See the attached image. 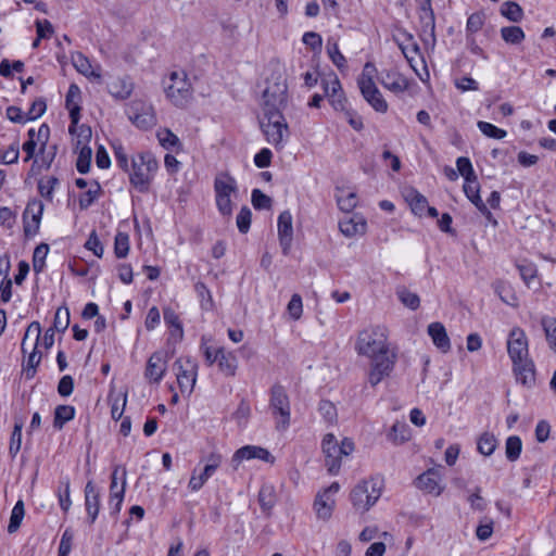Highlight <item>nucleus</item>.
<instances>
[{
    "label": "nucleus",
    "mask_w": 556,
    "mask_h": 556,
    "mask_svg": "<svg viewBox=\"0 0 556 556\" xmlns=\"http://www.w3.org/2000/svg\"><path fill=\"white\" fill-rule=\"evenodd\" d=\"M355 351L358 355L370 358L368 382L371 387H376L391 375L396 363V354L390 350L383 328L371 327L359 331Z\"/></svg>",
    "instance_id": "1"
},
{
    "label": "nucleus",
    "mask_w": 556,
    "mask_h": 556,
    "mask_svg": "<svg viewBox=\"0 0 556 556\" xmlns=\"http://www.w3.org/2000/svg\"><path fill=\"white\" fill-rule=\"evenodd\" d=\"M157 166V162L151 153H139L134 156L131 159V170L129 169L130 185L138 192L147 193Z\"/></svg>",
    "instance_id": "2"
},
{
    "label": "nucleus",
    "mask_w": 556,
    "mask_h": 556,
    "mask_svg": "<svg viewBox=\"0 0 556 556\" xmlns=\"http://www.w3.org/2000/svg\"><path fill=\"white\" fill-rule=\"evenodd\" d=\"M321 447L325 454V466L329 473L337 475L341 467L342 456H348L354 451V443L348 438L339 443L332 433H327L324 437Z\"/></svg>",
    "instance_id": "3"
},
{
    "label": "nucleus",
    "mask_w": 556,
    "mask_h": 556,
    "mask_svg": "<svg viewBox=\"0 0 556 556\" xmlns=\"http://www.w3.org/2000/svg\"><path fill=\"white\" fill-rule=\"evenodd\" d=\"M260 126L267 142L277 150H281L285 146V139L289 136L288 124L282 113H263L260 118Z\"/></svg>",
    "instance_id": "4"
},
{
    "label": "nucleus",
    "mask_w": 556,
    "mask_h": 556,
    "mask_svg": "<svg viewBox=\"0 0 556 556\" xmlns=\"http://www.w3.org/2000/svg\"><path fill=\"white\" fill-rule=\"evenodd\" d=\"M165 85L167 99L177 108H186L192 99V88L185 72L174 71Z\"/></svg>",
    "instance_id": "5"
},
{
    "label": "nucleus",
    "mask_w": 556,
    "mask_h": 556,
    "mask_svg": "<svg viewBox=\"0 0 556 556\" xmlns=\"http://www.w3.org/2000/svg\"><path fill=\"white\" fill-rule=\"evenodd\" d=\"M380 495L381 490L375 481H362L352 489L350 500L356 510L365 513L375 505Z\"/></svg>",
    "instance_id": "6"
},
{
    "label": "nucleus",
    "mask_w": 556,
    "mask_h": 556,
    "mask_svg": "<svg viewBox=\"0 0 556 556\" xmlns=\"http://www.w3.org/2000/svg\"><path fill=\"white\" fill-rule=\"evenodd\" d=\"M269 407L275 417H280V421L277 424V429H287L290 425V401L286 389L279 383L274 384L270 389Z\"/></svg>",
    "instance_id": "7"
},
{
    "label": "nucleus",
    "mask_w": 556,
    "mask_h": 556,
    "mask_svg": "<svg viewBox=\"0 0 556 556\" xmlns=\"http://www.w3.org/2000/svg\"><path fill=\"white\" fill-rule=\"evenodd\" d=\"M287 84L285 80H277L266 87L263 92V113H282L287 105Z\"/></svg>",
    "instance_id": "8"
},
{
    "label": "nucleus",
    "mask_w": 556,
    "mask_h": 556,
    "mask_svg": "<svg viewBox=\"0 0 556 556\" xmlns=\"http://www.w3.org/2000/svg\"><path fill=\"white\" fill-rule=\"evenodd\" d=\"M30 334L35 336V345L33 352L28 355L27 361L23 364V375L27 380H30L35 377L37 372V367L40 364L41 355L37 352L38 341L41 334V327L38 321H33L26 329L24 338L22 340V352L26 353V341Z\"/></svg>",
    "instance_id": "9"
},
{
    "label": "nucleus",
    "mask_w": 556,
    "mask_h": 556,
    "mask_svg": "<svg viewBox=\"0 0 556 556\" xmlns=\"http://www.w3.org/2000/svg\"><path fill=\"white\" fill-rule=\"evenodd\" d=\"M197 363L190 358H179L174 363V370L181 393L190 394L192 392L197 380Z\"/></svg>",
    "instance_id": "10"
},
{
    "label": "nucleus",
    "mask_w": 556,
    "mask_h": 556,
    "mask_svg": "<svg viewBox=\"0 0 556 556\" xmlns=\"http://www.w3.org/2000/svg\"><path fill=\"white\" fill-rule=\"evenodd\" d=\"M507 352L513 364L529 358L528 339L522 329L516 327L509 332Z\"/></svg>",
    "instance_id": "11"
},
{
    "label": "nucleus",
    "mask_w": 556,
    "mask_h": 556,
    "mask_svg": "<svg viewBox=\"0 0 556 556\" xmlns=\"http://www.w3.org/2000/svg\"><path fill=\"white\" fill-rule=\"evenodd\" d=\"M43 213V203L34 199L27 203L23 213V228L25 237H34L38 230Z\"/></svg>",
    "instance_id": "12"
},
{
    "label": "nucleus",
    "mask_w": 556,
    "mask_h": 556,
    "mask_svg": "<svg viewBox=\"0 0 556 556\" xmlns=\"http://www.w3.org/2000/svg\"><path fill=\"white\" fill-rule=\"evenodd\" d=\"M321 86L332 108L336 111L345 110L346 98L337 75L332 74L329 78L323 79Z\"/></svg>",
    "instance_id": "13"
},
{
    "label": "nucleus",
    "mask_w": 556,
    "mask_h": 556,
    "mask_svg": "<svg viewBox=\"0 0 556 556\" xmlns=\"http://www.w3.org/2000/svg\"><path fill=\"white\" fill-rule=\"evenodd\" d=\"M167 367V354L162 351L154 352L147 362L144 376L150 382L159 383Z\"/></svg>",
    "instance_id": "14"
},
{
    "label": "nucleus",
    "mask_w": 556,
    "mask_h": 556,
    "mask_svg": "<svg viewBox=\"0 0 556 556\" xmlns=\"http://www.w3.org/2000/svg\"><path fill=\"white\" fill-rule=\"evenodd\" d=\"M278 237L282 253L287 255L293 239L292 215L289 211L281 212L278 217Z\"/></svg>",
    "instance_id": "15"
},
{
    "label": "nucleus",
    "mask_w": 556,
    "mask_h": 556,
    "mask_svg": "<svg viewBox=\"0 0 556 556\" xmlns=\"http://www.w3.org/2000/svg\"><path fill=\"white\" fill-rule=\"evenodd\" d=\"M440 481L441 477L439 471L434 468H431L419 475L415 481V484L419 490L438 496L443 491Z\"/></svg>",
    "instance_id": "16"
},
{
    "label": "nucleus",
    "mask_w": 556,
    "mask_h": 556,
    "mask_svg": "<svg viewBox=\"0 0 556 556\" xmlns=\"http://www.w3.org/2000/svg\"><path fill=\"white\" fill-rule=\"evenodd\" d=\"M80 98V89L77 85L72 84L67 90L65 98V106L70 112L71 125L70 132L74 134L78 122L80 119V106L78 104V100Z\"/></svg>",
    "instance_id": "17"
},
{
    "label": "nucleus",
    "mask_w": 556,
    "mask_h": 556,
    "mask_svg": "<svg viewBox=\"0 0 556 556\" xmlns=\"http://www.w3.org/2000/svg\"><path fill=\"white\" fill-rule=\"evenodd\" d=\"M513 371L516 381L523 387L531 389L535 386V366L531 358H526L520 363L513 364Z\"/></svg>",
    "instance_id": "18"
},
{
    "label": "nucleus",
    "mask_w": 556,
    "mask_h": 556,
    "mask_svg": "<svg viewBox=\"0 0 556 556\" xmlns=\"http://www.w3.org/2000/svg\"><path fill=\"white\" fill-rule=\"evenodd\" d=\"M85 507L88 515V522L92 525L100 510V492L93 481H88L85 486Z\"/></svg>",
    "instance_id": "19"
},
{
    "label": "nucleus",
    "mask_w": 556,
    "mask_h": 556,
    "mask_svg": "<svg viewBox=\"0 0 556 556\" xmlns=\"http://www.w3.org/2000/svg\"><path fill=\"white\" fill-rule=\"evenodd\" d=\"M428 334L430 336L433 344L443 353L451 350V341L447 336L446 329L443 324L439 321L431 323L428 326Z\"/></svg>",
    "instance_id": "20"
},
{
    "label": "nucleus",
    "mask_w": 556,
    "mask_h": 556,
    "mask_svg": "<svg viewBox=\"0 0 556 556\" xmlns=\"http://www.w3.org/2000/svg\"><path fill=\"white\" fill-rule=\"evenodd\" d=\"M217 366L219 371L226 377L236 376L238 369V359L232 352L226 351L224 348L217 349Z\"/></svg>",
    "instance_id": "21"
},
{
    "label": "nucleus",
    "mask_w": 556,
    "mask_h": 556,
    "mask_svg": "<svg viewBox=\"0 0 556 556\" xmlns=\"http://www.w3.org/2000/svg\"><path fill=\"white\" fill-rule=\"evenodd\" d=\"M403 197L415 215L421 216L426 211V207H428L427 198L415 188H405L403 191Z\"/></svg>",
    "instance_id": "22"
},
{
    "label": "nucleus",
    "mask_w": 556,
    "mask_h": 556,
    "mask_svg": "<svg viewBox=\"0 0 556 556\" xmlns=\"http://www.w3.org/2000/svg\"><path fill=\"white\" fill-rule=\"evenodd\" d=\"M364 99L372 106V109L380 113L388 111V103L383 99L379 89L375 86L359 87Z\"/></svg>",
    "instance_id": "23"
},
{
    "label": "nucleus",
    "mask_w": 556,
    "mask_h": 556,
    "mask_svg": "<svg viewBox=\"0 0 556 556\" xmlns=\"http://www.w3.org/2000/svg\"><path fill=\"white\" fill-rule=\"evenodd\" d=\"M238 190L237 182L228 173H220L215 177L214 191L215 195L231 197Z\"/></svg>",
    "instance_id": "24"
},
{
    "label": "nucleus",
    "mask_w": 556,
    "mask_h": 556,
    "mask_svg": "<svg viewBox=\"0 0 556 556\" xmlns=\"http://www.w3.org/2000/svg\"><path fill=\"white\" fill-rule=\"evenodd\" d=\"M378 79L384 88L394 92L403 91L406 88L405 79L394 72H382Z\"/></svg>",
    "instance_id": "25"
},
{
    "label": "nucleus",
    "mask_w": 556,
    "mask_h": 556,
    "mask_svg": "<svg viewBox=\"0 0 556 556\" xmlns=\"http://www.w3.org/2000/svg\"><path fill=\"white\" fill-rule=\"evenodd\" d=\"M494 292L500 296V299L507 305L517 306L518 299L516 293L514 292L511 286L504 280H496L492 285Z\"/></svg>",
    "instance_id": "26"
},
{
    "label": "nucleus",
    "mask_w": 556,
    "mask_h": 556,
    "mask_svg": "<svg viewBox=\"0 0 556 556\" xmlns=\"http://www.w3.org/2000/svg\"><path fill=\"white\" fill-rule=\"evenodd\" d=\"M109 92L116 99L125 100L132 92V84L128 78H117L109 84Z\"/></svg>",
    "instance_id": "27"
},
{
    "label": "nucleus",
    "mask_w": 556,
    "mask_h": 556,
    "mask_svg": "<svg viewBox=\"0 0 556 556\" xmlns=\"http://www.w3.org/2000/svg\"><path fill=\"white\" fill-rule=\"evenodd\" d=\"M334 500L332 497H326L321 493H318L315 502L314 509L319 519L328 520L333 511Z\"/></svg>",
    "instance_id": "28"
},
{
    "label": "nucleus",
    "mask_w": 556,
    "mask_h": 556,
    "mask_svg": "<svg viewBox=\"0 0 556 556\" xmlns=\"http://www.w3.org/2000/svg\"><path fill=\"white\" fill-rule=\"evenodd\" d=\"M75 407L72 405H58L54 408L53 427L62 430L64 425L75 417Z\"/></svg>",
    "instance_id": "29"
},
{
    "label": "nucleus",
    "mask_w": 556,
    "mask_h": 556,
    "mask_svg": "<svg viewBox=\"0 0 556 556\" xmlns=\"http://www.w3.org/2000/svg\"><path fill=\"white\" fill-rule=\"evenodd\" d=\"M339 229L345 237H353L357 233H364L366 222L363 218H349L339 223Z\"/></svg>",
    "instance_id": "30"
},
{
    "label": "nucleus",
    "mask_w": 556,
    "mask_h": 556,
    "mask_svg": "<svg viewBox=\"0 0 556 556\" xmlns=\"http://www.w3.org/2000/svg\"><path fill=\"white\" fill-rule=\"evenodd\" d=\"M258 503L264 513H269L276 504L275 488L270 484H263L258 492Z\"/></svg>",
    "instance_id": "31"
},
{
    "label": "nucleus",
    "mask_w": 556,
    "mask_h": 556,
    "mask_svg": "<svg viewBox=\"0 0 556 556\" xmlns=\"http://www.w3.org/2000/svg\"><path fill=\"white\" fill-rule=\"evenodd\" d=\"M126 468L122 469V484L116 492L110 493V507L112 509L113 515H117L121 510L122 503L125 495L126 489Z\"/></svg>",
    "instance_id": "32"
},
{
    "label": "nucleus",
    "mask_w": 556,
    "mask_h": 556,
    "mask_svg": "<svg viewBox=\"0 0 556 556\" xmlns=\"http://www.w3.org/2000/svg\"><path fill=\"white\" fill-rule=\"evenodd\" d=\"M157 139L160 144L166 150L176 149L177 151L181 149V143L179 138L169 129L165 128L157 131Z\"/></svg>",
    "instance_id": "33"
},
{
    "label": "nucleus",
    "mask_w": 556,
    "mask_h": 556,
    "mask_svg": "<svg viewBox=\"0 0 556 556\" xmlns=\"http://www.w3.org/2000/svg\"><path fill=\"white\" fill-rule=\"evenodd\" d=\"M24 421L20 418H15L14 428L10 438L9 453L12 457H15L22 445V429Z\"/></svg>",
    "instance_id": "34"
},
{
    "label": "nucleus",
    "mask_w": 556,
    "mask_h": 556,
    "mask_svg": "<svg viewBox=\"0 0 556 556\" xmlns=\"http://www.w3.org/2000/svg\"><path fill=\"white\" fill-rule=\"evenodd\" d=\"M24 515V502L22 500H18L11 511L10 522L8 526L9 533H14L18 530L23 521Z\"/></svg>",
    "instance_id": "35"
},
{
    "label": "nucleus",
    "mask_w": 556,
    "mask_h": 556,
    "mask_svg": "<svg viewBox=\"0 0 556 556\" xmlns=\"http://www.w3.org/2000/svg\"><path fill=\"white\" fill-rule=\"evenodd\" d=\"M79 152L76 160V168L80 174H87L90 169L92 150L87 144L79 146Z\"/></svg>",
    "instance_id": "36"
},
{
    "label": "nucleus",
    "mask_w": 556,
    "mask_h": 556,
    "mask_svg": "<svg viewBox=\"0 0 556 556\" xmlns=\"http://www.w3.org/2000/svg\"><path fill=\"white\" fill-rule=\"evenodd\" d=\"M73 64L76 67V70L83 75L87 77L92 76L97 79L101 78L100 73L91 70V64L84 54L76 53L75 55H73Z\"/></svg>",
    "instance_id": "37"
},
{
    "label": "nucleus",
    "mask_w": 556,
    "mask_h": 556,
    "mask_svg": "<svg viewBox=\"0 0 556 556\" xmlns=\"http://www.w3.org/2000/svg\"><path fill=\"white\" fill-rule=\"evenodd\" d=\"M70 494H71L70 479L68 478L62 479L60 481V486L58 490V497H59L60 507L64 513H67L72 505Z\"/></svg>",
    "instance_id": "38"
},
{
    "label": "nucleus",
    "mask_w": 556,
    "mask_h": 556,
    "mask_svg": "<svg viewBox=\"0 0 556 556\" xmlns=\"http://www.w3.org/2000/svg\"><path fill=\"white\" fill-rule=\"evenodd\" d=\"M501 36L505 42L510 45H518L525 39V33L519 26L502 27Z\"/></svg>",
    "instance_id": "39"
},
{
    "label": "nucleus",
    "mask_w": 556,
    "mask_h": 556,
    "mask_svg": "<svg viewBox=\"0 0 556 556\" xmlns=\"http://www.w3.org/2000/svg\"><path fill=\"white\" fill-rule=\"evenodd\" d=\"M49 252V245L47 243H40L34 250L33 254V268L35 273H40L45 267V260Z\"/></svg>",
    "instance_id": "40"
},
{
    "label": "nucleus",
    "mask_w": 556,
    "mask_h": 556,
    "mask_svg": "<svg viewBox=\"0 0 556 556\" xmlns=\"http://www.w3.org/2000/svg\"><path fill=\"white\" fill-rule=\"evenodd\" d=\"M497 444L496 438L489 432H484L478 440V451L485 456L491 455Z\"/></svg>",
    "instance_id": "41"
},
{
    "label": "nucleus",
    "mask_w": 556,
    "mask_h": 556,
    "mask_svg": "<svg viewBox=\"0 0 556 556\" xmlns=\"http://www.w3.org/2000/svg\"><path fill=\"white\" fill-rule=\"evenodd\" d=\"M422 31L428 34L432 41H435V17L433 11L420 12L419 14Z\"/></svg>",
    "instance_id": "42"
},
{
    "label": "nucleus",
    "mask_w": 556,
    "mask_h": 556,
    "mask_svg": "<svg viewBox=\"0 0 556 556\" xmlns=\"http://www.w3.org/2000/svg\"><path fill=\"white\" fill-rule=\"evenodd\" d=\"M541 324L545 332L546 340L551 348L556 351V318L545 316L542 318Z\"/></svg>",
    "instance_id": "43"
},
{
    "label": "nucleus",
    "mask_w": 556,
    "mask_h": 556,
    "mask_svg": "<svg viewBox=\"0 0 556 556\" xmlns=\"http://www.w3.org/2000/svg\"><path fill=\"white\" fill-rule=\"evenodd\" d=\"M501 13L511 22H519L522 18L521 7L513 1H506L502 4Z\"/></svg>",
    "instance_id": "44"
},
{
    "label": "nucleus",
    "mask_w": 556,
    "mask_h": 556,
    "mask_svg": "<svg viewBox=\"0 0 556 556\" xmlns=\"http://www.w3.org/2000/svg\"><path fill=\"white\" fill-rule=\"evenodd\" d=\"M70 326V311L67 307H59L54 315L52 329L64 332Z\"/></svg>",
    "instance_id": "45"
},
{
    "label": "nucleus",
    "mask_w": 556,
    "mask_h": 556,
    "mask_svg": "<svg viewBox=\"0 0 556 556\" xmlns=\"http://www.w3.org/2000/svg\"><path fill=\"white\" fill-rule=\"evenodd\" d=\"M163 316H164V321L167 326H169L172 328H176L177 339L182 340L184 329H182V325L179 320V316L176 314V312L170 307H166L163 311Z\"/></svg>",
    "instance_id": "46"
},
{
    "label": "nucleus",
    "mask_w": 556,
    "mask_h": 556,
    "mask_svg": "<svg viewBox=\"0 0 556 556\" xmlns=\"http://www.w3.org/2000/svg\"><path fill=\"white\" fill-rule=\"evenodd\" d=\"M522 448V443L519 437L511 435L506 440V457L510 462L519 458Z\"/></svg>",
    "instance_id": "47"
},
{
    "label": "nucleus",
    "mask_w": 556,
    "mask_h": 556,
    "mask_svg": "<svg viewBox=\"0 0 556 556\" xmlns=\"http://www.w3.org/2000/svg\"><path fill=\"white\" fill-rule=\"evenodd\" d=\"M327 52H328L330 60L338 67V70L343 71L344 68H346V59L340 52L337 42L331 43L330 41H328Z\"/></svg>",
    "instance_id": "48"
},
{
    "label": "nucleus",
    "mask_w": 556,
    "mask_h": 556,
    "mask_svg": "<svg viewBox=\"0 0 556 556\" xmlns=\"http://www.w3.org/2000/svg\"><path fill=\"white\" fill-rule=\"evenodd\" d=\"M129 252V237L127 233L117 232L114 241V253L116 257L124 258Z\"/></svg>",
    "instance_id": "49"
},
{
    "label": "nucleus",
    "mask_w": 556,
    "mask_h": 556,
    "mask_svg": "<svg viewBox=\"0 0 556 556\" xmlns=\"http://www.w3.org/2000/svg\"><path fill=\"white\" fill-rule=\"evenodd\" d=\"M195 292L198 293V296L201 300V307L205 311H210L214 306V302L212 299L211 291L203 282H197L194 286Z\"/></svg>",
    "instance_id": "50"
},
{
    "label": "nucleus",
    "mask_w": 556,
    "mask_h": 556,
    "mask_svg": "<svg viewBox=\"0 0 556 556\" xmlns=\"http://www.w3.org/2000/svg\"><path fill=\"white\" fill-rule=\"evenodd\" d=\"M399 300L408 308L417 309L420 305V299L416 293L403 288L396 292Z\"/></svg>",
    "instance_id": "51"
},
{
    "label": "nucleus",
    "mask_w": 556,
    "mask_h": 556,
    "mask_svg": "<svg viewBox=\"0 0 556 556\" xmlns=\"http://www.w3.org/2000/svg\"><path fill=\"white\" fill-rule=\"evenodd\" d=\"M389 439L394 443H403L408 440V427L404 422H395L389 433Z\"/></svg>",
    "instance_id": "52"
},
{
    "label": "nucleus",
    "mask_w": 556,
    "mask_h": 556,
    "mask_svg": "<svg viewBox=\"0 0 556 556\" xmlns=\"http://www.w3.org/2000/svg\"><path fill=\"white\" fill-rule=\"evenodd\" d=\"M479 130L489 138L503 139L506 137V131L494 126L491 123L479 121L477 124Z\"/></svg>",
    "instance_id": "53"
},
{
    "label": "nucleus",
    "mask_w": 556,
    "mask_h": 556,
    "mask_svg": "<svg viewBox=\"0 0 556 556\" xmlns=\"http://www.w3.org/2000/svg\"><path fill=\"white\" fill-rule=\"evenodd\" d=\"M93 186V189H89L79 195L78 202L80 210H87L94 202L99 192L101 191V187L98 181H94Z\"/></svg>",
    "instance_id": "54"
},
{
    "label": "nucleus",
    "mask_w": 556,
    "mask_h": 556,
    "mask_svg": "<svg viewBox=\"0 0 556 556\" xmlns=\"http://www.w3.org/2000/svg\"><path fill=\"white\" fill-rule=\"evenodd\" d=\"M59 184V179L54 176H51L47 178L46 180L41 179L38 182V191L41 197L46 198L47 200H52V193L55 188V186Z\"/></svg>",
    "instance_id": "55"
},
{
    "label": "nucleus",
    "mask_w": 556,
    "mask_h": 556,
    "mask_svg": "<svg viewBox=\"0 0 556 556\" xmlns=\"http://www.w3.org/2000/svg\"><path fill=\"white\" fill-rule=\"evenodd\" d=\"M376 73V66L372 63L367 62L364 65L361 77L358 78V87L375 86L374 77Z\"/></svg>",
    "instance_id": "56"
},
{
    "label": "nucleus",
    "mask_w": 556,
    "mask_h": 556,
    "mask_svg": "<svg viewBox=\"0 0 556 556\" xmlns=\"http://www.w3.org/2000/svg\"><path fill=\"white\" fill-rule=\"evenodd\" d=\"M318 412L321 414V416L325 418L327 422L332 424L337 420V408L328 400H321L318 404Z\"/></svg>",
    "instance_id": "57"
},
{
    "label": "nucleus",
    "mask_w": 556,
    "mask_h": 556,
    "mask_svg": "<svg viewBox=\"0 0 556 556\" xmlns=\"http://www.w3.org/2000/svg\"><path fill=\"white\" fill-rule=\"evenodd\" d=\"M251 201L255 210H266L271 206V199L260 189L252 191Z\"/></svg>",
    "instance_id": "58"
},
{
    "label": "nucleus",
    "mask_w": 556,
    "mask_h": 556,
    "mask_svg": "<svg viewBox=\"0 0 556 556\" xmlns=\"http://www.w3.org/2000/svg\"><path fill=\"white\" fill-rule=\"evenodd\" d=\"M251 210L248 206H242L237 215V227L241 233H247L251 226Z\"/></svg>",
    "instance_id": "59"
},
{
    "label": "nucleus",
    "mask_w": 556,
    "mask_h": 556,
    "mask_svg": "<svg viewBox=\"0 0 556 556\" xmlns=\"http://www.w3.org/2000/svg\"><path fill=\"white\" fill-rule=\"evenodd\" d=\"M287 311L292 319H300L303 312L302 298L300 294L295 293L291 296V300L287 306Z\"/></svg>",
    "instance_id": "60"
},
{
    "label": "nucleus",
    "mask_w": 556,
    "mask_h": 556,
    "mask_svg": "<svg viewBox=\"0 0 556 556\" xmlns=\"http://www.w3.org/2000/svg\"><path fill=\"white\" fill-rule=\"evenodd\" d=\"M338 206L343 212H351L357 204V195L354 192H349L343 195H337Z\"/></svg>",
    "instance_id": "61"
},
{
    "label": "nucleus",
    "mask_w": 556,
    "mask_h": 556,
    "mask_svg": "<svg viewBox=\"0 0 556 556\" xmlns=\"http://www.w3.org/2000/svg\"><path fill=\"white\" fill-rule=\"evenodd\" d=\"M74 539V533L72 529H66L60 541L58 556H68L72 549V543Z\"/></svg>",
    "instance_id": "62"
},
{
    "label": "nucleus",
    "mask_w": 556,
    "mask_h": 556,
    "mask_svg": "<svg viewBox=\"0 0 556 556\" xmlns=\"http://www.w3.org/2000/svg\"><path fill=\"white\" fill-rule=\"evenodd\" d=\"M47 110V104L45 99L39 98L36 99L31 106L29 108L28 112L26 113V119L34 121L38 117H40Z\"/></svg>",
    "instance_id": "63"
},
{
    "label": "nucleus",
    "mask_w": 556,
    "mask_h": 556,
    "mask_svg": "<svg viewBox=\"0 0 556 556\" xmlns=\"http://www.w3.org/2000/svg\"><path fill=\"white\" fill-rule=\"evenodd\" d=\"M483 24H484V14L481 12H476V13H472L468 17L466 29L468 33L475 34L482 28Z\"/></svg>",
    "instance_id": "64"
}]
</instances>
